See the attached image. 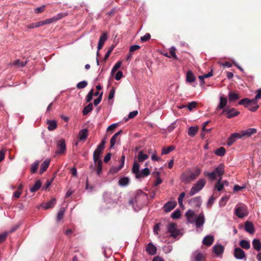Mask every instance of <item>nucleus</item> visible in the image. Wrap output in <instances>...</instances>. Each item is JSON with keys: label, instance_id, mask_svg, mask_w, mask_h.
I'll return each instance as SVG.
<instances>
[{"label": "nucleus", "instance_id": "f257e3e1", "mask_svg": "<svg viewBox=\"0 0 261 261\" xmlns=\"http://www.w3.org/2000/svg\"><path fill=\"white\" fill-rule=\"evenodd\" d=\"M187 221L190 223H195L197 228L202 227L205 222V218L203 213H200L199 215H195V212L189 210L186 213Z\"/></svg>", "mask_w": 261, "mask_h": 261}, {"label": "nucleus", "instance_id": "f03ea898", "mask_svg": "<svg viewBox=\"0 0 261 261\" xmlns=\"http://www.w3.org/2000/svg\"><path fill=\"white\" fill-rule=\"evenodd\" d=\"M103 149L97 147L93 153V164H91L90 168L92 171L95 170L98 175H100L102 171V162L100 159Z\"/></svg>", "mask_w": 261, "mask_h": 261}, {"label": "nucleus", "instance_id": "7ed1b4c3", "mask_svg": "<svg viewBox=\"0 0 261 261\" xmlns=\"http://www.w3.org/2000/svg\"><path fill=\"white\" fill-rule=\"evenodd\" d=\"M201 172V170L195 167L192 170H189L181 175V180L185 183H188L197 178Z\"/></svg>", "mask_w": 261, "mask_h": 261}, {"label": "nucleus", "instance_id": "20e7f679", "mask_svg": "<svg viewBox=\"0 0 261 261\" xmlns=\"http://www.w3.org/2000/svg\"><path fill=\"white\" fill-rule=\"evenodd\" d=\"M224 173V166L222 164H220L217 166L213 172H204V174L207 176L212 180H214L217 176L221 177Z\"/></svg>", "mask_w": 261, "mask_h": 261}, {"label": "nucleus", "instance_id": "39448f33", "mask_svg": "<svg viewBox=\"0 0 261 261\" xmlns=\"http://www.w3.org/2000/svg\"><path fill=\"white\" fill-rule=\"evenodd\" d=\"M205 184L206 181L204 178L199 179L190 189L189 193V196H192L198 193L203 189Z\"/></svg>", "mask_w": 261, "mask_h": 261}, {"label": "nucleus", "instance_id": "423d86ee", "mask_svg": "<svg viewBox=\"0 0 261 261\" xmlns=\"http://www.w3.org/2000/svg\"><path fill=\"white\" fill-rule=\"evenodd\" d=\"M168 232L170 234V236L174 238L180 237L182 233L180 230L178 229L175 224L171 223L167 226Z\"/></svg>", "mask_w": 261, "mask_h": 261}, {"label": "nucleus", "instance_id": "0eeeda50", "mask_svg": "<svg viewBox=\"0 0 261 261\" xmlns=\"http://www.w3.org/2000/svg\"><path fill=\"white\" fill-rule=\"evenodd\" d=\"M236 215L241 218L244 217L248 214L247 207L244 205L236 206L235 208Z\"/></svg>", "mask_w": 261, "mask_h": 261}, {"label": "nucleus", "instance_id": "6e6552de", "mask_svg": "<svg viewBox=\"0 0 261 261\" xmlns=\"http://www.w3.org/2000/svg\"><path fill=\"white\" fill-rule=\"evenodd\" d=\"M205 255L198 250L194 251L191 256V261H204Z\"/></svg>", "mask_w": 261, "mask_h": 261}, {"label": "nucleus", "instance_id": "1a4fd4ad", "mask_svg": "<svg viewBox=\"0 0 261 261\" xmlns=\"http://www.w3.org/2000/svg\"><path fill=\"white\" fill-rule=\"evenodd\" d=\"M189 204L192 207H199L201 204V197L199 196L194 197L190 199L189 201Z\"/></svg>", "mask_w": 261, "mask_h": 261}, {"label": "nucleus", "instance_id": "9d476101", "mask_svg": "<svg viewBox=\"0 0 261 261\" xmlns=\"http://www.w3.org/2000/svg\"><path fill=\"white\" fill-rule=\"evenodd\" d=\"M66 150V144L64 140H60L57 144V150L56 153L57 154H62Z\"/></svg>", "mask_w": 261, "mask_h": 261}, {"label": "nucleus", "instance_id": "9b49d317", "mask_svg": "<svg viewBox=\"0 0 261 261\" xmlns=\"http://www.w3.org/2000/svg\"><path fill=\"white\" fill-rule=\"evenodd\" d=\"M234 256L238 259H243L245 257V253L241 248L237 247L234 249Z\"/></svg>", "mask_w": 261, "mask_h": 261}, {"label": "nucleus", "instance_id": "f8f14e48", "mask_svg": "<svg viewBox=\"0 0 261 261\" xmlns=\"http://www.w3.org/2000/svg\"><path fill=\"white\" fill-rule=\"evenodd\" d=\"M63 17L62 14H58L52 18L42 20L43 25L48 24L56 22Z\"/></svg>", "mask_w": 261, "mask_h": 261}, {"label": "nucleus", "instance_id": "ddd939ff", "mask_svg": "<svg viewBox=\"0 0 261 261\" xmlns=\"http://www.w3.org/2000/svg\"><path fill=\"white\" fill-rule=\"evenodd\" d=\"M247 108L248 110L251 112L256 111L259 108L257 100L255 98L251 99L250 102L249 103V107Z\"/></svg>", "mask_w": 261, "mask_h": 261}, {"label": "nucleus", "instance_id": "4468645a", "mask_svg": "<svg viewBox=\"0 0 261 261\" xmlns=\"http://www.w3.org/2000/svg\"><path fill=\"white\" fill-rule=\"evenodd\" d=\"M108 37L107 34L106 33H103L102 35L100 37L98 43V46H97V49L98 51L97 52V55L98 54V51L102 47L105 41L107 40Z\"/></svg>", "mask_w": 261, "mask_h": 261}, {"label": "nucleus", "instance_id": "2eb2a0df", "mask_svg": "<svg viewBox=\"0 0 261 261\" xmlns=\"http://www.w3.org/2000/svg\"><path fill=\"white\" fill-rule=\"evenodd\" d=\"M242 136L246 137H250L257 133V129L254 128H248L242 130Z\"/></svg>", "mask_w": 261, "mask_h": 261}, {"label": "nucleus", "instance_id": "dca6fc26", "mask_svg": "<svg viewBox=\"0 0 261 261\" xmlns=\"http://www.w3.org/2000/svg\"><path fill=\"white\" fill-rule=\"evenodd\" d=\"M176 205L175 201H169L164 205V210L166 212H169L173 210Z\"/></svg>", "mask_w": 261, "mask_h": 261}, {"label": "nucleus", "instance_id": "f3484780", "mask_svg": "<svg viewBox=\"0 0 261 261\" xmlns=\"http://www.w3.org/2000/svg\"><path fill=\"white\" fill-rule=\"evenodd\" d=\"M223 112H226L227 114V118H230L233 117L238 116L239 114V112L237 111L235 109L231 108L229 110H224Z\"/></svg>", "mask_w": 261, "mask_h": 261}, {"label": "nucleus", "instance_id": "a211bd4d", "mask_svg": "<svg viewBox=\"0 0 261 261\" xmlns=\"http://www.w3.org/2000/svg\"><path fill=\"white\" fill-rule=\"evenodd\" d=\"M122 133V130H120L119 131H118L117 133H116V134H115L113 137H112V138L111 139V140H110V147L111 148H113L115 144H116V142L118 141V140H119V139H118V137L119 135H120Z\"/></svg>", "mask_w": 261, "mask_h": 261}, {"label": "nucleus", "instance_id": "6ab92c4d", "mask_svg": "<svg viewBox=\"0 0 261 261\" xmlns=\"http://www.w3.org/2000/svg\"><path fill=\"white\" fill-rule=\"evenodd\" d=\"M214 241V238L213 236L207 235L204 238L202 243L204 245L210 246L213 244Z\"/></svg>", "mask_w": 261, "mask_h": 261}, {"label": "nucleus", "instance_id": "aec40b11", "mask_svg": "<svg viewBox=\"0 0 261 261\" xmlns=\"http://www.w3.org/2000/svg\"><path fill=\"white\" fill-rule=\"evenodd\" d=\"M245 230L250 234L254 232V227L252 222L247 221L245 224Z\"/></svg>", "mask_w": 261, "mask_h": 261}, {"label": "nucleus", "instance_id": "412c9836", "mask_svg": "<svg viewBox=\"0 0 261 261\" xmlns=\"http://www.w3.org/2000/svg\"><path fill=\"white\" fill-rule=\"evenodd\" d=\"M146 251L151 255H154L156 252V248L152 243H149L146 246Z\"/></svg>", "mask_w": 261, "mask_h": 261}, {"label": "nucleus", "instance_id": "4be33fe9", "mask_svg": "<svg viewBox=\"0 0 261 261\" xmlns=\"http://www.w3.org/2000/svg\"><path fill=\"white\" fill-rule=\"evenodd\" d=\"M50 163V160L48 159H46L44 160V161L42 163L41 165L40 169V173L42 174L46 170L47 168L49 166Z\"/></svg>", "mask_w": 261, "mask_h": 261}, {"label": "nucleus", "instance_id": "5701e85b", "mask_svg": "<svg viewBox=\"0 0 261 261\" xmlns=\"http://www.w3.org/2000/svg\"><path fill=\"white\" fill-rule=\"evenodd\" d=\"M56 200L55 198H53L51 200L43 203L42 205V207H43L44 209L47 210L50 208L53 207L56 204Z\"/></svg>", "mask_w": 261, "mask_h": 261}, {"label": "nucleus", "instance_id": "b1692460", "mask_svg": "<svg viewBox=\"0 0 261 261\" xmlns=\"http://www.w3.org/2000/svg\"><path fill=\"white\" fill-rule=\"evenodd\" d=\"M213 251L217 255L221 254L224 251V247L221 245H215L213 246Z\"/></svg>", "mask_w": 261, "mask_h": 261}, {"label": "nucleus", "instance_id": "393cba45", "mask_svg": "<svg viewBox=\"0 0 261 261\" xmlns=\"http://www.w3.org/2000/svg\"><path fill=\"white\" fill-rule=\"evenodd\" d=\"M227 102V100L225 97H224L223 96H220V102L217 108V109H223L226 106Z\"/></svg>", "mask_w": 261, "mask_h": 261}, {"label": "nucleus", "instance_id": "a878e982", "mask_svg": "<svg viewBox=\"0 0 261 261\" xmlns=\"http://www.w3.org/2000/svg\"><path fill=\"white\" fill-rule=\"evenodd\" d=\"M150 173L149 169L148 168H145L142 171H140L137 178H139L144 177L149 175Z\"/></svg>", "mask_w": 261, "mask_h": 261}, {"label": "nucleus", "instance_id": "bb28decb", "mask_svg": "<svg viewBox=\"0 0 261 261\" xmlns=\"http://www.w3.org/2000/svg\"><path fill=\"white\" fill-rule=\"evenodd\" d=\"M252 245L255 250L259 251L261 250V243L258 239H253L252 241Z\"/></svg>", "mask_w": 261, "mask_h": 261}, {"label": "nucleus", "instance_id": "cd10ccee", "mask_svg": "<svg viewBox=\"0 0 261 261\" xmlns=\"http://www.w3.org/2000/svg\"><path fill=\"white\" fill-rule=\"evenodd\" d=\"M195 77L191 71H189L187 73L186 80L187 82L193 83L195 81Z\"/></svg>", "mask_w": 261, "mask_h": 261}, {"label": "nucleus", "instance_id": "c85d7f7f", "mask_svg": "<svg viewBox=\"0 0 261 261\" xmlns=\"http://www.w3.org/2000/svg\"><path fill=\"white\" fill-rule=\"evenodd\" d=\"M47 123L48 125V129L50 131L54 130L57 126V122L55 120H47Z\"/></svg>", "mask_w": 261, "mask_h": 261}, {"label": "nucleus", "instance_id": "c756f323", "mask_svg": "<svg viewBox=\"0 0 261 261\" xmlns=\"http://www.w3.org/2000/svg\"><path fill=\"white\" fill-rule=\"evenodd\" d=\"M139 169H140V165H139V163L136 162H135L133 164L132 172L135 175V176L136 178L140 172Z\"/></svg>", "mask_w": 261, "mask_h": 261}, {"label": "nucleus", "instance_id": "7c9ffc66", "mask_svg": "<svg viewBox=\"0 0 261 261\" xmlns=\"http://www.w3.org/2000/svg\"><path fill=\"white\" fill-rule=\"evenodd\" d=\"M88 136V130L87 129H83L79 133V140H85Z\"/></svg>", "mask_w": 261, "mask_h": 261}, {"label": "nucleus", "instance_id": "2f4dec72", "mask_svg": "<svg viewBox=\"0 0 261 261\" xmlns=\"http://www.w3.org/2000/svg\"><path fill=\"white\" fill-rule=\"evenodd\" d=\"M198 130V126H191L188 129V134L190 136L193 137L197 133Z\"/></svg>", "mask_w": 261, "mask_h": 261}, {"label": "nucleus", "instance_id": "473e14b6", "mask_svg": "<svg viewBox=\"0 0 261 261\" xmlns=\"http://www.w3.org/2000/svg\"><path fill=\"white\" fill-rule=\"evenodd\" d=\"M124 161H125V156L122 155L121 156V164L117 167L112 168L111 170L112 171H113L114 172H117L119 171L124 166Z\"/></svg>", "mask_w": 261, "mask_h": 261}, {"label": "nucleus", "instance_id": "72a5a7b5", "mask_svg": "<svg viewBox=\"0 0 261 261\" xmlns=\"http://www.w3.org/2000/svg\"><path fill=\"white\" fill-rule=\"evenodd\" d=\"M148 158V155L143 153L142 151L139 152L138 159L139 162H142Z\"/></svg>", "mask_w": 261, "mask_h": 261}, {"label": "nucleus", "instance_id": "f704fd0d", "mask_svg": "<svg viewBox=\"0 0 261 261\" xmlns=\"http://www.w3.org/2000/svg\"><path fill=\"white\" fill-rule=\"evenodd\" d=\"M240 246L245 249H249L250 248V244L249 241L242 240L239 243Z\"/></svg>", "mask_w": 261, "mask_h": 261}, {"label": "nucleus", "instance_id": "c9c22d12", "mask_svg": "<svg viewBox=\"0 0 261 261\" xmlns=\"http://www.w3.org/2000/svg\"><path fill=\"white\" fill-rule=\"evenodd\" d=\"M129 182V178L127 177H124L123 178H121L119 180V185L120 186L124 187L128 185Z\"/></svg>", "mask_w": 261, "mask_h": 261}, {"label": "nucleus", "instance_id": "e433bc0d", "mask_svg": "<svg viewBox=\"0 0 261 261\" xmlns=\"http://www.w3.org/2000/svg\"><path fill=\"white\" fill-rule=\"evenodd\" d=\"M228 98H229V101L230 102H232V101H234L240 98V97L238 94L230 92L228 93Z\"/></svg>", "mask_w": 261, "mask_h": 261}, {"label": "nucleus", "instance_id": "4c0bfd02", "mask_svg": "<svg viewBox=\"0 0 261 261\" xmlns=\"http://www.w3.org/2000/svg\"><path fill=\"white\" fill-rule=\"evenodd\" d=\"M41 185L42 184L40 180H38L36 181L34 186L30 188V191L31 192H36L41 187Z\"/></svg>", "mask_w": 261, "mask_h": 261}, {"label": "nucleus", "instance_id": "58836bf2", "mask_svg": "<svg viewBox=\"0 0 261 261\" xmlns=\"http://www.w3.org/2000/svg\"><path fill=\"white\" fill-rule=\"evenodd\" d=\"M65 208L62 207L60 209L59 211L58 212L57 216V221L58 222L60 221L62 218H63L64 214L65 212Z\"/></svg>", "mask_w": 261, "mask_h": 261}, {"label": "nucleus", "instance_id": "ea45409f", "mask_svg": "<svg viewBox=\"0 0 261 261\" xmlns=\"http://www.w3.org/2000/svg\"><path fill=\"white\" fill-rule=\"evenodd\" d=\"M221 179L222 178L220 177L218 179L217 183L215 187V189H216L218 191H221L222 190L224 187V184L222 183Z\"/></svg>", "mask_w": 261, "mask_h": 261}, {"label": "nucleus", "instance_id": "a19ab883", "mask_svg": "<svg viewBox=\"0 0 261 261\" xmlns=\"http://www.w3.org/2000/svg\"><path fill=\"white\" fill-rule=\"evenodd\" d=\"M93 110V105L90 103L86 107H85L83 110V114L84 115H86Z\"/></svg>", "mask_w": 261, "mask_h": 261}, {"label": "nucleus", "instance_id": "79ce46f5", "mask_svg": "<svg viewBox=\"0 0 261 261\" xmlns=\"http://www.w3.org/2000/svg\"><path fill=\"white\" fill-rule=\"evenodd\" d=\"M225 153H226L225 149L223 147H221L216 149L215 151V153L217 155H218L220 156H224L225 155Z\"/></svg>", "mask_w": 261, "mask_h": 261}, {"label": "nucleus", "instance_id": "37998d69", "mask_svg": "<svg viewBox=\"0 0 261 261\" xmlns=\"http://www.w3.org/2000/svg\"><path fill=\"white\" fill-rule=\"evenodd\" d=\"M175 149V147L171 145L167 148H163L162 150V155L167 154L173 151Z\"/></svg>", "mask_w": 261, "mask_h": 261}, {"label": "nucleus", "instance_id": "c03bdc74", "mask_svg": "<svg viewBox=\"0 0 261 261\" xmlns=\"http://www.w3.org/2000/svg\"><path fill=\"white\" fill-rule=\"evenodd\" d=\"M237 140V139L234 136L233 134H232L227 140V145L229 146H231Z\"/></svg>", "mask_w": 261, "mask_h": 261}, {"label": "nucleus", "instance_id": "a18cd8bd", "mask_svg": "<svg viewBox=\"0 0 261 261\" xmlns=\"http://www.w3.org/2000/svg\"><path fill=\"white\" fill-rule=\"evenodd\" d=\"M250 101L251 100L249 98H243L239 102V104L241 105H244L245 107L247 108L249 107V103L250 102Z\"/></svg>", "mask_w": 261, "mask_h": 261}, {"label": "nucleus", "instance_id": "49530a36", "mask_svg": "<svg viewBox=\"0 0 261 261\" xmlns=\"http://www.w3.org/2000/svg\"><path fill=\"white\" fill-rule=\"evenodd\" d=\"M112 194L109 192H106L104 193L103 195V197L105 201L107 202H110V200L111 199Z\"/></svg>", "mask_w": 261, "mask_h": 261}, {"label": "nucleus", "instance_id": "de8ad7c7", "mask_svg": "<svg viewBox=\"0 0 261 261\" xmlns=\"http://www.w3.org/2000/svg\"><path fill=\"white\" fill-rule=\"evenodd\" d=\"M181 214L179 210H176L171 214V217L174 219H176L180 217Z\"/></svg>", "mask_w": 261, "mask_h": 261}, {"label": "nucleus", "instance_id": "09e8293b", "mask_svg": "<svg viewBox=\"0 0 261 261\" xmlns=\"http://www.w3.org/2000/svg\"><path fill=\"white\" fill-rule=\"evenodd\" d=\"M39 163L38 161H36L32 165L31 168V171L32 173H34L36 172L38 169Z\"/></svg>", "mask_w": 261, "mask_h": 261}, {"label": "nucleus", "instance_id": "8fccbe9b", "mask_svg": "<svg viewBox=\"0 0 261 261\" xmlns=\"http://www.w3.org/2000/svg\"><path fill=\"white\" fill-rule=\"evenodd\" d=\"M185 196V193L182 192L181 193H180V194L179 195V196L178 197V202L179 206L181 207L183 206L182 200H183V198H184Z\"/></svg>", "mask_w": 261, "mask_h": 261}, {"label": "nucleus", "instance_id": "3c124183", "mask_svg": "<svg viewBox=\"0 0 261 261\" xmlns=\"http://www.w3.org/2000/svg\"><path fill=\"white\" fill-rule=\"evenodd\" d=\"M228 199H229V197H228V196L223 197L219 202L220 206H224L226 204V203L228 201Z\"/></svg>", "mask_w": 261, "mask_h": 261}, {"label": "nucleus", "instance_id": "603ef678", "mask_svg": "<svg viewBox=\"0 0 261 261\" xmlns=\"http://www.w3.org/2000/svg\"><path fill=\"white\" fill-rule=\"evenodd\" d=\"M175 50H176V48L174 46H172L169 49L170 53L171 55V57L175 59H177V56L176 55V54H175Z\"/></svg>", "mask_w": 261, "mask_h": 261}, {"label": "nucleus", "instance_id": "864d4df0", "mask_svg": "<svg viewBox=\"0 0 261 261\" xmlns=\"http://www.w3.org/2000/svg\"><path fill=\"white\" fill-rule=\"evenodd\" d=\"M87 85V82L85 81H83L77 83V84L76 85V87L78 89H82L86 87Z\"/></svg>", "mask_w": 261, "mask_h": 261}, {"label": "nucleus", "instance_id": "5fc2aeb1", "mask_svg": "<svg viewBox=\"0 0 261 261\" xmlns=\"http://www.w3.org/2000/svg\"><path fill=\"white\" fill-rule=\"evenodd\" d=\"M151 38V35L149 33H146L145 35L143 36H142L141 37V41L142 42H146L148 41Z\"/></svg>", "mask_w": 261, "mask_h": 261}, {"label": "nucleus", "instance_id": "6e6d98bb", "mask_svg": "<svg viewBox=\"0 0 261 261\" xmlns=\"http://www.w3.org/2000/svg\"><path fill=\"white\" fill-rule=\"evenodd\" d=\"M121 65V62L118 61L117 62L114 66L113 67L112 70V73H114L118 68H119Z\"/></svg>", "mask_w": 261, "mask_h": 261}, {"label": "nucleus", "instance_id": "4d7b16f0", "mask_svg": "<svg viewBox=\"0 0 261 261\" xmlns=\"http://www.w3.org/2000/svg\"><path fill=\"white\" fill-rule=\"evenodd\" d=\"M216 198L214 197V196L213 195L211 196L207 202V206H211L214 203L215 200Z\"/></svg>", "mask_w": 261, "mask_h": 261}, {"label": "nucleus", "instance_id": "13d9d810", "mask_svg": "<svg viewBox=\"0 0 261 261\" xmlns=\"http://www.w3.org/2000/svg\"><path fill=\"white\" fill-rule=\"evenodd\" d=\"M27 64V62L25 61L24 63L20 61L19 60H17L15 61L14 63V64L15 65H17L19 67H23L24 66Z\"/></svg>", "mask_w": 261, "mask_h": 261}, {"label": "nucleus", "instance_id": "bf43d9fd", "mask_svg": "<svg viewBox=\"0 0 261 261\" xmlns=\"http://www.w3.org/2000/svg\"><path fill=\"white\" fill-rule=\"evenodd\" d=\"M93 96V90H91L87 94L86 96V102H89L90 101L92 98Z\"/></svg>", "mask_w": 261, "mask_h": 261}, {"label": "nucleus", "instance_id": "052dcab7", "mask_svg": "<svg viewBox=\"0 0 261 261\" xmlns=\"http://www.w3.org/2000/svg\"><path fill=\"white\" fill-rule=\"evenodd\" d=\"M115 90L114 88H112L111 89V90H110L109 94L108 99L109 100L112 99L114 98V95H115Z\"/></svg>", "mask_w": 261, "mask_h": 261}, {"label": "nucleus", "instance_id": "680f3d73", "mask_svg": "<svg viewBox=\"0 0 261 261\" xmlns=\"http://www.w3.org/2000/svg\"><path fill=\"white\" fill-rule=\"evenodd\" d=\"M140 48V46L138 45H132L129 48V52H133Z\"/></svg>", "mask_w": 261, "mask_h": 261}, {"label": "nucleus", "instance_id": "e2e57ef3", "mask_svg": "<svg viewBox=\"0 0 261 261\" xmlns=\"http://www.w3.org/2000/svg\"><path fill=\"white\" fill-rule=\"evenodd\" d=\"M196 106V102L195 101H192L190 102L187 106L188 109L189 110H192L193 109L195 108Z\"/></svg>", "mask_w": 261, "mask_h": 261}, {"label": "nucleus", "instance_id": "0e129e2a", "mask_svg": "<svg viewBox=\"0 0 261 261\" xmlns=\"http://www.w3.org/2000/svg\"><path fill=\"white\" fill-rule=\"evenodd\" d=\"M102 95V93H101L99 95V96H98V97L97 99L94 100V104L95 106H97V105H98L100 103V102L101 100Z\"/></svg>", "mask_w": 261, "mask_h": 261}, {"label": "nucleus", "instance_id": "69168bd1", "mask_svg": "<svg viewBox=\"0 0 261 261\" xmlns=\"http://www.w3.org/2000/svg\"><path fill=\"white\" fill-rule=\"evenodd\" d=\"M122 71H118L116 75H115V79L117 80V81H119V80H120V79L122 77Z\"/></svg>", "mask_w": 261, "mask_h": 261}, {"label": "nucleus", "instance_id": "338daca9", "mask_svg": "<svg viewBox=\"0 0 261 261\" xmlns=\"http://www.w3.org/2000/svg\"><path fill=\"white\" fill-rule=\"evenodd\" d=\"M44 6H43L36 8L34 10V11L36 13H39L42 12L44 11Z\"/></svg>", "mask_w": 261, "mask_h": 261}, {"label": "nucleus", "instance_id": "774afa93", "mask_svg": "<svg viewBox=\"0 0 261 261\" xmlns=\"http://www.w3.org/2000/svg\"><path fill=\"white\" fill-rule=\"evenodd\" d=\"M256 100L258 99H261V89H258L257 91V94L256 95L255 98Z\"/></svg>", "mask_w": 261, "mask_h": 261}]
</instances>
